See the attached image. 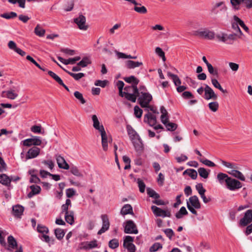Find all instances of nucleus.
<instances>
[{
    "mask_svg": "<svg viewBox=\"0 0 252 252\" xmlns=\"http://www.w3.org/2000/svg\"><path fill=\"white\" fill-rule=\"evenodd\" d=\"M216 37L218 40L227 44H232L234 41L237 39V33H231L228 34L225 32H221L220 34H217Z\"/></svg>",
    "mask_w": 252,
    "mask_h": 252,
    "instance_id": "1",
    "label": "nucleus"
},
{
    "mask_svg": "<svg viewBox=\"0 0 252 252\" xmlns=\"http://www.w3.org/2000/svg\"><path fill=\"white\" fill-rule=\"evenodd\" d=\"M137 97L138 103L141 107H147L153 99L152 95L148 92H141Z\"/></svg>",
    "mask_w": 252,
    "mask_h": 252,
    "instance_id": "2",
    "label": "nucleus"
},
{
    "mask_svg": "<svg viewBox=\"0 0 252 252\" xmlns=\"http://www.w3.org/2000/svg\"><path fill=\"white\" fill-rule=\"evenodd\" d=\"M194 35L198 36L201 38L212 40L215 38V32L211 31L207 29H204L203 31H196L194 32Z\"/></svg>",
    "mask_w": 252,
    "mask_h": 252,
    "instance_id": "3",
    "label": "nucleus"
},
{
    "mask_svg": "<svg viewBox=\"0 0 252 252\" xmlns=\"http://www.w3.org/2000/svg\"><path fill=\"white\" fill-rule=\"evenodd\" d=\"M124 232L126 234H135L138 233L136 224L132 220H127L125 222Z\"/></svg>",
    "mask_w": 252,
    "mask_h": 252,
    "instance_id": "4",
    "label": "nucleus"
},
{
    "mask_svg": "<svg viewBox=\"0 0 252 252\" xmlns=\"http://www.w3.org/2000/svg\"><path fill=\"white\" fill-rule=\"evenodd\" d=\"M151 209L154 215L157 217L165 218L166 217H171V211L167 208L166 210H162L156 206H152Z\"/></svg>",
    "mask_w": 252,
    "mask_h": 252,
    "instance_id": "5",
    "label": "nucleus"
},
{
    "mask_svg": "<svg viewBox=\"0 0 252 252\" xmlns=\"http://www.w3.org/2000/svg\"><path fill=\"white\" fill-rule=\"evenodd\" d=\"M134 237L131 236H126L124 238L123 247L126 249L128 252H135L136 247L132 243Z\"/></svg>",
    "mask_w": 252,
    "mask_h": 252,
    "instance_id": "6",
    "label": "nucleus"
},
{
    "mask_svg": "<svg viewBox=\"0 0 252 252\" xmlns=\"http://www.w3.org/2000/svg\"><path fill=\"white\" fill-rule=\"evenodd\" d=\"M226 186L229 190L234 191L241 188L242 184L239 181L230 177Z\"/></svg>",
    "mask_w": 252,
    "mask_h": 252,
    "instance_id": "7",
    "label": "nucleus"
},
{
    "mask_svg": "<svg viewBox=\"0 0 252 252\" xmlns=\"http://www.w3.org/2000/svg\"><path fill=\"white\" fill-rule=\"evenodd\" d=\"M74 22L80 30L86 31L88 28V26L86 25V17L83 15H80L78 17L74 19Z\"/></svg>",
    "mask_w": 252,
    "mask_h": 252,
    "instance_id": "8",
    "label": "nucleus"
},
{
    "mask_svg": "<svg viewBox=\"0 0 252 252\" xmlns=\"http://www.w3.org/2000/svg\"><path fill=\"white\" fill-rule=\"evenodd\" d=\"M101 218L102 221V226L101 229L98 231L97 234L101 235L108 230L110 227V222L107 215H102Z\"/></svg>",
    "mask_w": 252,
    "mask_h": 252,
    "instance_id": "9",
    "label": "nucleus"
},
{
    "mask_svg": "<svg viewBox=\"0 0 252 252\" xmlns=\"http://www.w3.org/2000/svg\"><path fill=\"white\" fill-rule=\"evenodd\" d=\"M205 94L204 98L206 100L212 99L216 100L218 98L217 95L215 93L213 89L208 85H205L204 88Z\"/></svg>",
    "mask_w": 252,
    "mask_h": 252,
    "instance_id": "10",
    "label": "nucleus"
},
{
    "mask_svg": "<svg viewBox=\"0 0 252 252\" xmlns=\"http://www.w3.org/2000/svg\"><path fill=\"white\" fill-rule=\"evenodd\" d=\"M252 222V210H248L245 213L244 217L240 220V224L244 226H247Z\"/></svg>",
    "mask_w": 252,
    "mask_h": 252,
    "instance_id": "11",
    "label": "nucleus"
},
{
    "mask_svg": "<svg viewBox=\"0 0 252 252\" xmlns=\"http://www.w3.org/2000/svg\"><path fill=\"white\" fill-rule=\"evenodd\" d=\"M23 145L25 146H31L32 145L39 146L41 144V140L38 137H35L33 138H28L24 140Z\"/></svg>",
    "mask_w": 252,
    "mask_h": 252,
    "instance_id": "12",
    "label": "nucleus"
},
{
    "mask_svg": "<svg viewBox=\"0 0 252 252\" xmlns=\"http://www.w3.org/2000/svg\"><path fill=\"white\" fill-rule=\"evenodd\" d=\"M144 122L147 123L151 126H154L157 123L156 117L148 112L144 116Z\"/></svg>",
    "mask_w": 252,
    "mask_h": 252,
    "instance_id": "13",
    "label": "nucleus"
},
{
    "mask_svg": "<svg viewBox=\"0 0 252 252\" xmlns=\"http://www.w3.org/2000/svg\"><path fill=\"white\" fill-rule=\"evenodd\" d=\"M56 160L58 166L60 168L66 170L69 169V165L63 157L60 155H57Z\"/></svg>",
    "mask_w": 252,
    "mask_h": 252,
    "instance_id": "14",
    "label": "nucleus"
},
{
    "mask_svg": "<svg viewBox=\"0 0 252 252\" xmlns=\"http://www.w3.org/2000/svg\"><path fill=\"white\" fill-rule=\"evenodd\" d=\"M40 149L35 146L30 149L26 155V158L30 159L36 157L40 153Z\"/></svg>",
    "mask_w": 252,
    "mask_h": 252,
    "instance_id": "15",
    "label": "nucleus"
},
{
    "mask_svg": "<svg viewBox=\"0 0 252 252\" xmlns=\"http://www.w3.org/2000/svg\"><path fill=\"white\" fill-rule=\"evenodd\" d=\"M101 130L99 132H100L101 136V143L103 150L104 151H106L108 149V138L107 137L106 133L105 131L104 128L101 127Z\"/></svg>",
    "mask_w": 252,
    "mask_h": 252,
    "instance_id": "16",
    "label": "nucleus"
},
{
    "mask_svg": "<svg viewBox=\"0 0 252 252\" xmlns=\"http://www.w3.org/2000/svg\"><path fill=\"white\" fill-rule=\"evenodd\" d=\"M190 205L196 209L201 208V204L198 197L196 195H193L189 197V202Z\"/></svg>",
    "mask_w": 252,
    "mask_h": 252,
    "instance_id": "17",
    "label": "nucleus"
},
{
    "mask_svg": "<svg viewBox=\"0 0 252 252\" xmlns=\"http://www.w3.org/2000/svg\"><path fill=\"white\" fill-rule=\"evenodd\" d=\"M123 89L119 90V95L121 97H125L128 100L131 101L132 102H136L135 95L128 92H123Z\"/></svg>",
    "mask_w": 252,
    "mask_h": 252,
    "instance_id": "18",
    "label": "nucleus"
},
{
    "mask_svg": "<svg viewBox=\"0 0 252 252\" xmlns=\"http://www.w3.org/2000/svg\"><path fill=\"white\" fill-rule=\"evenodd\" d=\"M24 207L20 205H16L13 206L12 211L13 215L17 218H20L24 212Z\"/></svg>",
    "mask_w": 252,
    "mask_h": 252,
    "instance_id": "19",
    "label": "nucleus"
},
{
    "mask_svg": "<svg viewBox=\"0 0 252 252\" xmlns=\"http://www.w3.org/2000/svg\"><path fill=\"white\" fill-rule=\"evenodd\" d=\"M135 151L141 154L144 150V145L141 138L132 142Z\"/></svg>",
    "mask_w": 252,
    "mask_h": 252,
    "instance_id": "20",
    "label": "nucleus"
},
{
    "mask_svg": "<svg viewBox=\"0 0 252 252\" xmlns=\"http://www.w3.org/2000/svg\"><path fill=\"white\" fill-rule=\"evenodd\" d=\"M143 65V63L140 62H135L131 60H127L125 62V65L128 69H133Z\"/></svg>",
    "mask_w": 252,
    "mask_h": 252,
    "instance_id": "21",
    "label": "nucleus"
},
{
    "mask_svg": "<svg viewBox=\"0 0 252 252\" xmlns=\"http://www.w3.org/2000/svg\"><path fill=\"white\" fill-rule=\"evenodd\" d=\"M31 191L30 192L27 196L29 198H32L33 196L39 194L41 191V188L37 185H32L30 187Z\"/></svg>",
    "mask_w": 252,
    "mask_h": 252,
    "instance_id": "22",
    "label": "nucleus"
},
{
    "mask_svg": "<svg viewBox=\"0 0 252 252\" xmlns=\"http://www.w3.org/2000/svg\"><path fill=\"white\" fill-rule=\"evenodd\" d=\"M121 214L126 215L127 214L134 215L132 206L128 204H125L121 209Z\"/></svg>",
    "mask_w": 252,
    "mask_h": 252,
    "instance_id": "23",
    "label": "nucleus"
},
{
    "mask_svg": "<svg viewBox=\"0 0 252 252\" xmlns=\"http://www.w3.org/2000/svg\"><path fill=\"white\" fill-rule=\"evenodd\" d=\"M124 90L126 92L130 93L135 95L136 99L137 98V95L136 94L138 93V88L137 85L132 84L131 86H126L124 88Z\"/></svg>",
    "mask_w": 252,
    "mask_h": 252,
    "instance_id": "24",
    "label": "nucleus"
},
{
    "mask_svg": "<svg viewBox=\"0 0 252 252\" xmlns=\"http://www.w3.org/2000/svg\"><path fill=\"white\" fill-rule=\"evenodd\" d=\"M229 178L230 177H229L226 174L221 172L218 173L217 176L218 180L221 185L224 183H225L226 185Z\"/></svg>",
    "mask_w": 252,
    "mask_h": 252,
    "instance_id": "25",
    "label": "nucleus"
},
{
    "mask_svg": "<svg viewBox=\"0 0 252 252\" xmlns=\"http://www.w3.org/2000/svg\"><path fill=\"white\" fill-rule=\"evenodd\" d=\"M228 173L241 181H245V177L244 175L240 171L237 170L233 169L231 171L228 172Z\"/></svg>",
    "mask_w": 252,
    "mask_h": 252,
    "instance_id": "26",
    "label": "nucleus"
},
{
    "mask_svg": "<svg viewBox=\"0 0 252 252\" xmlns=\"http://www.w3.org/2000/svg\"><path fill=\"white\" fill-rule=\"evenodd\" d=\"M12 179L5 174L0 175V183L3 185L8 186L10 185Z\"/></svg>",
    "mask_w": 252,
    "mask_h": 252,
    "instance_id": "27",
    "label": "nucleus"
},
{
    "mask_svg": "<svg viewBox=\"0 0 252 252\" xmlns=\"http://www.w3.org/2000/svg\"><path fill=\"white\" fill-rule=\"evenodd\" d=\"M92 119L93 121V126L94 127L98 130L99 131L101 130V127L104 128L103 125H100L99 121L95 115H93L92 116Z\"/></svg>",
    "mask_w": 252,
    "mask_h": 252,
    "instance_id": "28",
    "label": "nucleus"
},
{
    "mask_svg": "<svg viewBox=\"0 0 252 252\" xmlns=\"http://www.w3.org/2000/svg\"><path fill=\"white\" fill-rule=\"evenodd\" d=\"M65 220L68 223L72 225L74 222V212L70 211L67 214H65Z\"/></svg>",
    "mask_w": 252,
    "mask_h": 252,
    "instance_id": "29",
    "label": "nucleus"
},
{
    "mask_svg": "<svg viewBox=\"0 0 252 252\" xmlns=\"http://www.w3.org/2000/svg\"><path fill=\"white\" fill-rule=\"evenodd\" d=\"M220 7V10H226L227 9L226 6L225 5V3L223 1H220L216 3L214 6L212 7L211 9V12L214 13H216L217 12V8Z\"/></svg>",
    "mask_w": 252,
    "mask_h": 252,
    "instance_id": "30",
    "label": "nucleus"
},
{
    "mask_svg": "<svg viewBox=\"0 0 252 252\" xmlns=\"http://www.w3.org/2000/svg\"><path fill=\"white\" fill-rule=\"evenodd\" d=\"M188 175L193 180L196 179L197 177V172L193 169H188L184 171L183 175Z\"/></svg>",
    "mask_w": 252,
    "mask_h": 252,
    "instance_id": "31",
    "label": "nucleus"
},
{
    "mask_svg": "<svg viewBox=\"0 0 252 252\" xmlns=\"http://www.w3.org/2000/svg\"><path fill=\"white\" fill-rule=\"evenodd\" d=\"M2 94L10 99H15L17 96L18 94L14 93V90H10L7 91H3Z\"/></svg>",
    "mask_w": 252,
    "mask_h": 252,
    "instance_id": "32",
    "label": "nucleus"
},
{
    "mask_svg": "<svg viewBox=\"0 0 252 252\" xmlns=\"http://www.w3.org/2000/svg\"><path fill=\"white\" fill-rule=\"evenodd\" d=\"M7 241L9 247L13 249L17 248L18 245L17 241L13 236H9L7 238Z\"/></svg>",
    "mask_w": 252,
    "mask_h": 252,
    "instance_id": "33",
    "label": "nucleus"
},
{
    "mask_svg": "<svg viewBox=\"0 0 252 252\" xmlns=\"http://www.w3.org/2000/svg\"><path fill=\"white\" fill-rule=\"evenodd\" d=\"M234 20L239 23V25L248 33L249 32V28L245 24L244 22L240 19L238 16L234 15L233 16Z\"/></svg>",
    "mask_w": 252,
    "mask_h": 252,
    "instance_id": "34",
    "label": "nucleus"
},
{
    "mask_svg": "<svg viewBox=\"0 0 252 252\" xmlns=\"http://www.w3.org/2000/svg\"><path fill=\"white\" fill-rule=\"evenodd\" d=\"M167 75L168 76L172 78L174 83V85L176 86H178L181 84V81L177 75L172 74V73L168 72L167 73Z\"/></svg>",
    "mask_w": 252,
    "mask_h": 252,
    "instance_id": "35",
    "label": "nucleus"
},
{
    "mask_svg": "<svg viewBox=\"0 0 252 252\" xmlns=\"http://www.w3.org/2000/svg\"><path fill=\"white\" fill-rule=\"evenodd\" d=\"M70 168V172L74 176L78 177H82L83 174L79 171L78 167L74 165L71 166Z\"/></svg>",
    "mask_w": 252,
    "mask_h": 252,
    "instance_id": "36",
    "label": "nucleus"
},
{
    "mask_svg": "<svg viewBox=\"0 0 252 252\" xmlns=\"http://www.w3.org/2000/svg\"><path fill=\"white\" fill-rule=\"evenodd\" d=\"M124 80L128 83H132V84L134 85H138L139 82V80L133 75L125 77L124 78Z\"/></svg>",
    "mask_w": 252,
    "mask_h": 252,
    "instance_id": "37",
    "label": "nucleus"
},
{
    "mask_svg": "<svg viewBox=\"0 0 252 252\" xmlns=\"http://www.w3.org/2000/svg\"><path fill=\"white\" fill-rule=\"evenodd\" d=\"M63 70L67 73L69 75L72 77L75 80H79L82 77L85 76V74L83 73H74L73 72H70L67 70L63 69Z\"/></svg>",
    "mask_w": 252,
    "mask_h": 252,
    "instance_id": "38",
    "label": "nucleus"
},
{
    "mask_svg": "<svg viewBox=\"0 0 252 252\" xmlns=\"http://www.w3.org/2000/svg\"><path fill=\"white\" fill-rule=\"evenodd\" d=\"M211 82L213 84V85L216 88H217L222 93H227V91L226 90H224L222 87L221 86V85H220V84L219 83V82H218V81L216 79H215V78H212L211 79Z\"/></svg>",
    "mask_w": 252,
    "mask_h": 252,
    "instance_id": "39",
    "label": "nucleus"
},
{
    "mask_svg": "<svg viewBox=\"0 0 252 252\" xmlns=\"http://www.w3.org/2000/svg\"><path fill=\"white\" fill-rule=\"evenodd\" d=\"M91 63V61L88 57H84L82 60L77 63V65L82 67H85Z\"/></svg>",
    "mask_w": 252,
    "mask_h": 252,
    "instance_id": "40",
    "label": "nucleus"
},
{
    "mask_svg": "<svg viewBox=\"0 0 252 252\" xmlns=\"http://www.w3.org/2000/svg\"><path fill=\"white\" fill-rule=\"evenodd\" d=\"M55 235L58 240H62L64 236L65 232L63 229L57 228L54 230Z\"/></svg>",
    "mask_w": 252,
    "mask_h": 252,
    "instance_id": "41",
    "label": "nucleus"
},
{
    "mask_svg": "<svg viewBox=\"0 0 252 252\" xmlns=\"http://www.w3.org/2000/svg\"><path fill=\"white\" fill-rule=\"evenodd\" d=\"M0 16L6 19H10L16 17L17 16V14L16 12L12 11L8 13L1 14Z\"/></svg>",
    "mask_w": 252,
    "mask_h": 252,
    "instance_id": "42",
    "label": "nucleus"
},
{
    "mask_svg": "<svg viewBox=\"0 0 252 252\" xmlns=\"http://www.w3.org/2000/svg\"><path fill=\"white\" fill-rule=\"evenodd\" d=\"M198 172L199 176L204 179H207L209 174V172L204 167L199 168L198 169Z\"/></svg>",
    "mask_w": 252,
    "mask_h": 252,
    "instance_id": "43",
    "label": "nucleus"
},
{
    "mask_svg": "<svg viewBox=\"0 0 252 252\" xmlns=\"http://www.w3.org/2000/svg\"><path fill=\"white\" fill-rule=\"evenodd\" d=\"M134 10L137 13L140 14H145L147 12V8L144 6L141 5H134Z\"/></svg>",
    "mask_w": 252,
    "mask_h": 252,
    "instance_id": "44",
    "label": "nucleus"
},
{
    "mask_svg": "<svg viewBox=\"0 0 252 252\" xmlns=\"http://www.w3.org/2000/svg\"><path fill=\"white\" fill-rule=\"evenodd\" d=\"M164 125L166 126L167 130L170 131H175L178 126V125L176 124L169 122V121H168L166 124H164Z\"/></svg>",
    "mask_w": 252,
    "mask_h": 252,
    "instance_id": "45",
    "label": "nucleus"
},
{
    "mask_svg": "<svg viewBox=\"0 0 252 252\" xmlns=\"http://www.w3.org/2000/svg\"><path fill=\"white\" fill-rule=\"evenodd\" d=\"M109 248L112 249H115L119 246V240L116 238H114L111 240L108 243Z\"/></svg>",
    "mask_w": 252,
    "mask_h": 252,
    "instance_id": "46",
    "label": "nucleus"
},
{
    "mask_svg": "<svg viewBox=\"0 0 252 252\" xmlns=\"http://www.w3.org/2000/svg\"><path fill=\"white\" fill-rule=\"evenodd\" d=\"M34 33L36 35L42 37L44 35L45 30L40 27L39 25H37L34 29Z\"/></svg>",
    "mask_w": 252,
    "mask_h": 252,
    "instance_id": "47",
    "label": "nucleus"
},
{
    "mask_svg": "<svg viewBox=\"0 0 252 252\" xmlns=\"http://www.w3.org/2000/svg\"><path fill=\"white\" fill-rule=\"evenodd\" d=\"M27 60L30 61L31 63H32L33 64H34L36 67H37L39 69L45 71L47 70L46 68L42 67L39 63H38L31 56L28 55L26 57Z\"/></svg>",
    "mask_w": 252,
    "mask_h": 252,
    "instance_id": "48",
    "label": "nucleus"
},
{
    "mask_svg": "<svg viewBox=\"0 0 252 252\" xmlns=\"http://www.w3.org/2000/svg\"><path fill=\"white\" fill-rule=\"evenodd\" d=\"M147 192L148 195L151 197L155 199H158L160 197L158 193L150 188H148L147 189Z\"/></svg>",
    "mask_w": 252,
    "mask_h": 252,
    "instance_id": "49",
    "label": "nucleus"
},
{
    "mask_svg": "<svg viewBox=\"0 0 252 252\" xmlns=\"http://www.w3.org/2000/svg\"><path fill=\"white\" fill-rule=\"evenodd\" d=\"M31 130L35 133H44V130L42 131V126H41L34 125L31 127Z\"/></svg>",
    "mask_w": 252,
    "mask_h": 252,
    "instance_id": "50",
    "label": "nucleus"
},
{
    "mask_svg": "<svg viewBox=\"0 0 252 252\" xmlns=\"http://www.w3.org/2000/svg\"><path fill=\"white\" fill-rule=\"evenodd\" d=\"M208 107L212 111L215 112L218 110L219 105L218 102L214 101L209 103Z\"/></svg>",
    "mask_w": 252,
    "mask_h": 252,
    "instance_id": "51",
    "label": "nucleus"
},
{
    "mask_svg": "<svg viewBox=\"0 0 252 252\" xmlns=\"http://www.w3.org/2000/svg\"><path fill=\"white\" fill-rule=\"evenodd\" d=\"M207 66L208 68V71L211 74H212V75L216 76H218L219 73H218V69H214L213 66H212V65L211 63L208 64L207 65Z\"/></svg>",
    "mask_w": 252,
    "mask_h": 252,
    "instance_id": "52",
    "label": "nucleus"
},
{
    "mask_svg": "<svg viewBox=\"0 0 252 252\" xmlns=\"http://www.w3.org/2000/svg\"><path fill=\"white\" fill-rule=\"evenodd\" d=\"M155 52L159 57L162 58V60H163V62L165 61L166 58L165 56V53L162 51L161 48H160V47H157L155 49Z\"/></svg>",
    "mask_w": 252,
    "mask_h": 252,
    "instance_id": "53",
    "label": "nucleus"
},
{
    "mask_svg": "<svg viewBox=\"0 0 252 252\" xmlns=\"http://www.w3.org/2000/svg\"><path fill=\"white\" fill-rule=\"evenodd\" d=\"M81 59V57L80 56H77L73 58H69L68 59H66V63H65V65L67 64H74L76 63L77 61H79Z\"/></svg>",
    "mask_w": 252,
    "mask_h": 252,
    "instance_id": "54",
    "label": "nucleus"
},
{
    "mask_svg": "<svg viewBox=\"0 0 252 252\" xmlns=\"http://www.w3.org/2000/svg\"><path fill=\"white\" fill-rule=\"evenodd\" d=\"M74 96L78 99L82 104L86 103V100L83 96V94L78 91H76L74 93Z\"/></svg>",
    "mask_w": 252,
    "mask_h": 252,
    "instance_id": "55",
    "label": "nucleus"
},
{
    "mask_svg": "<svg viewBox=\"0 0 252 252\" xmlns=\"http://www.w3.org/2000/svg\"><path fill=\"white\" fill-rule=\"evenodd\" d=\"M137 184L139 189V191L141 193H143L145 190L146 185L144 182L140 179H137Z\"/></svg>",
    "mask_w": 252,
    "mask_h": 252,
    "instance_id": "56",
    "label": "nucleus"
},
{
    "mask_svg": "<svg viewBox=\"0 0 252 252\" xmlns=\"http://www.w3.org/2000/svg\"><path fill=\"white\" fill-rule=\"evenodd\" d=\"M134 113L136 117L140 118L143 113V110L136 105L134 108Z\"/></svg>",
    "mask_w": 252,
    "mask_h": 252,
    "instance_id": "57",
    "label": "nucleus"
},
{
    "mask_svg": "<svg viewBox=\"0 0 252 252\" xmlns=\"http://www.w3.org/2000/svg\"><path fill=\"white\" fill-rule=\"evenodd\" d=\"M199 160L201 162H202L205 165L208 166L209 167H212L216 166V164L213 162H212V161H211L209 159H203L202 158H199Z\"/></svg>",
    "mask_w": 252,
    "mask_h": 252,
    "instance_id": "58",
    "label": "nucleus"
},
{
    "mask_svg": "<svg viewBox=\"0 0 252 252\" xmlns=\"http://www.w3.org/2000/svg\"><path fill=\"white\" fill-rule=\"evenodd\" d=\"M162 248V245L159 243H155L150 247V251L151 252H155Z\"/></svg>",
    "mask_w": 252,
    "mask_h": 252,
    "instance_id": "59",
    "label": "nucleus"
},
{
    "mask_svg": "<svg viewBox=\"0 0 252 252\" xmlns=\"http://www.w3.org/2000/svg\"><path fill=\"white\" fill-rule=\"evenodd\" d=\"M220 162L224 166H225L228 168H231V169L237 168V166L234 163L227 162V161H224L222 159H220Z\"/></svg>",
    "mask_w": 252,
    "mask_h": 252,
    "instance_id": "60",
    "label": "nucleus"
},
{
    "mask_svg": "<svg viewBox=\"0 0 252 252\" xmlns=\"http://www.w3.org/2000/svg\"><path fill=\"white\" fill-rule=\"evenodd\" d=\"M108 83V81L105 80H96L94 85L95 86H100L102 88H104L106 86L107 84Z\"/></svg>",
    "mask_w": 252,
    "mask_h": 252,
    "instance_id": "61",
    "label": "nucleus"
},
{
    "mask_svg": "<svg viewBox=\"0 0 252 252\" xmlns=\"http://www.w3.org/2000/svg\"><path fill=\"white\" fill-rule=\"evenodd\" d=\"M37 231L40 233H48L49 232L48 227H47L45 226H43L40 224H38L37 225Z\"/></svg>",
    "mask_w": 252,
    "mask_h": 252,
    "instance_id": "62",
    "label": "nucleus"
},
{
    "mask_svg": "<svg viewBox=\"0 0 252 252\" xmlns=\"http://www.w3.org/2000/svg\"><path fill=\"white\" fill-rule=\"evenodd\" d=\"M195 188L199 194H203L206 192V189L203 188L202 183H198L196 184Z\"/></svg>",
    "mask_w": 252,
    "mask_h": 252,
    "instance_id": "63",
    "label": "nucleus"
},
{
    "mask_svg": "<svg viewBox=\"0 0 252 252\" xmlns=\"http://www.w3.org/2000/svg\"><path fill=\"white\" fill-rule=\"evenodd\" d=\"M164 232L166 234V236L170 239L171 240L173 236L174 235V232L173 230L171 228H167L164 230Z\"/></svg>",
    "mask_w": 252,
    "mask_h": 252,
    "instance_id": "64",
    "label": "nucleus"
}]
</instances>
